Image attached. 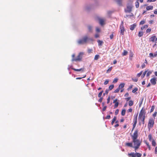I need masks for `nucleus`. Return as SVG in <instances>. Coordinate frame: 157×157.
Masks as SVG:
<instances>
[{"label":"nucleus","mask_w":157,"mask_h":157,"mask_svg":"<svg viewBox=\"0 0 157 157\" xmlns=\"http://www.w3.org/2000/svg\"><path fill=\"white\" fill-rule=\"evenodd\" d=\"M133 7L132 1L128 2L126 5V7L124 9V11L126 13H130L132 11Z\"/></svg>","instance_id":"f257e3e1"},{"label":"nucleus","mask_w":157,"mask_h":157,"mask_svg":"<svg viewBox=\"0 0 157 157\" xmlns=\"http://www.w3.org/2000/svg\"><path fill=\"white\" fill-rule=\"evenodd\" d=\"M89 37L87 35L84 36L82 38L79 39L77 41L78 44H83L86 43L88 40Z\"/></svg>","instance_id":"f03ea898"},{"label":"nucleus","mask_w":157,"mask_h":157,"mask_svg":"<svg viewBox=\"0 0 157 157\" xmlns=\"http://www.w3.org/2000/svg\"><path fill=\"white\" fill-rule=\"evenodd\" d=\"M145 109H142L140 113L139 116V118L143 122V124H144V120L145 115Z\"/></svg>","instance_id":"7ed1b4c3"},{"label":"nucleus","mask_w":157,"mask_h":157,"mask_svg":"<svg viewBox=\"0 0 157 157\" xmlns=\"http://www.w3.org/2000/svg\"><path fill=\"white\" fill-rule=\"evenodd\" d=\"M132 142L134 143L133 148L135 149V151L136 152V150L140 146L141 142L139 140H132Z\"/></svg>","instance_id":"20e7f679"},{"label":"nucleus","mask_w":157,"mask_h":157,"mask_svg":"<svg viewBox=\"0 0 157 157\" xmlns=\"http://www.w3.org/2000/svg\"><path fill=\"white\" fill-rule=\"evenodd\" d=\"M84 54V53L83 52H80L78 55V56L75 59L73 58L72 59V61H80L82 58V56Z\"/></svg>","instance_id":"39448f33"},{"label":"nucleus","mask_w":157,"mask_h":157,"mask_svg":"<svg viewBox=\"0 0 157 157\" xmlns=\"http://www.w3.org/2000/svg\"><path fill=\"white\" fill-rule=\"evenodd\" d=\"M138 131L137 130H136L134 133H133V135L132 136V140H137V138L138 136Z\"/></svg>","instance_id":"423d86ee"},{"label":"nucleus","mask_w":157,"mask_h":157,"mask_svg":"<svg viewBox=\"0 0 157 157\" xmlns=\"http://www.w3.org/2000/svg\"><path fill=\"white\" fill-rule=\"evenodd\" d=\"M154 124V120L153 119H151L149 120L148 124V127L149 128H152Z\"/></svg>","instance_id":"0eeeda50"},{"label":"nucleus","mask_w":157,"mask_h":157,"mask_svg":"<svg viewBox=\"0 0 157 157\" xmlns=\"http://www.w3.org/2000/svg\"><path fill=\"white\" fill-rule=\"evenodd\" d=\"M120 34L122 35L124 34V29L123 26V21L121 22L120 27Z\"/></svg>","instance_id":"6e6552de"},{"label":"nucleus","mask_w":157,"mask_h":157,"mask_svg":"<svg viewBox=\"0 0 157 157\" xmlns=\"http://www.w3.org/2000/svg\"><path fill=\"white\" fill-rule=\"evenodd\" d=\"M92 8L91 5H86L84 7V9L86 11H89L91 10Z\"/></svg>","instance_id":"1a4fd4ad"},{"label":"nucleus","mask_w":157,"mask_h":157,"mask_svg":"<svg viewBox=\"0 0 157 157\" xmlns=\"http://www.w3.org/2000/svg\"><path fill=\"white\" fill-rule=\"evenodd\" d=\"M149 56L151 58H153L157 56V52H155V53L153 54L152 53H150Z\"/></svg>","instance_id":"9d476101"},{"label":"nucleus","mask_w":157,"mask_h":157,"mask_svg":"<svg viewBox=\"0 0 157 157\" xmlns=\"http://www.w3.org/2000/svg\"><path fill=\"white\" fill-rule=\"evenodd\" d=\"M105 20L104 19H100L99 20V23L101 25H103L105 24Z\"/></svg>","instance_id":"9b49d317"},{"label":"nucleus","mask_w":157,"mask_h":157,"mask_svg":"<svg viewBox=\"0 0 157 157\" xmlns=\"http://www.w3.org/2000/svg\"><path fill=\"white\" fill-rule=\"evenodd\" d=\"M151 82L153 85H155L156 84V78H151L150 80Z\"/></svg>","instance_id":"f8f14e48"},{"label":"nucleus","mask_w":157,"mask_h":157,"mask_svg":"<svg viewBox=\"0 0 157 157\" xmlns=\"http://www.w3.org/2000/svg\"><path fill=\"white\" fill-rule=\"evenodd\" d=\"M87 27L89 32H92L93 27L92 25H89L87 26Z\"/></svg>","instance_id":"ddd939ff"},{"label":"nucleus","mask_w":157,"mask_h":157,"mask_svg":"<svg viewBox=\"0 0 157 157\" xmlns=\"http://www.w3.org/2000/svg\"><path fill=\"white\" fill-rule=\"evenodd\" d=\"M136 25L135 24H134L131 25L130 26V29L131 30H133L136 27Z\"/></svg>","instance_id":"4468645a"},{"label":"nucleus","mask_w":157,"mask_h":157,"mask_svg":"<svg viewBox=\"0 0 157 157\" xmlns=\"http://www.w3.org/2000/svg\"><path fill=\"white\" fill-rule=\"evenodd\" d=\"M125 145L128 147H133L132 143H125Z\"/></svg>","instance_id":"2eb2a0df"},{"label":"nucleus","mask_w":157,"mask_h":157,"mask_svg":"<svg viewBox=\"0 0 157 157\" xmlns=\"http://www.w3.org/2000/svg\"><path fill=\"white\" fill-rule=\"evenodd\" d=\"M155 38L156 36H152L149 39V41L153 42H154Z\"/></svg>","instance_id":"dca6fc26"},{"label":"nucleus","mask_w":157,"mask_h":157,"mask_svg":"<svg viewBox=\"0 0 157 157\" xmlns=\"http://www.w3.org/2000/svg\"><path fill=\"white\" fill-rule=\"evenodd\" d=\"M129 156L131 157H136V153L132 152L128 154Z\"/></svg>","instance_id":"f3484780"},{"label":"nucleus","mask_w":157,"mask_h":157,"mask_svg":"<svg viewBox=\"0 0 157 157\" xmlns=\"http://www.w3.org/2000/svg\"><path fill=\"white\" fill-rule=\"evenodd\" d=\"M153 6H148L146 7V9L147 10H152L153 9Z\"/></svg>","instance_id":"a211bd4d"},{"label":"nucleus","mask_w":157,"mask_h":157,"mask_svg":"<svg viewBox=\"0 0 157 157\" xmlns=\"http://www.w3.org/2000/svg\"><path fill=\"white\" fill-rule=\"evenodd\" d=\"M137 116L138 114H137L136 116L134 115V118L133 119L134 123H137Z\"/></svg>","instance_id":"6ab92c4d"},{"label":"nucleus","mask_w":157,"mask_h":157,"mask_svg":"<svg viewBox=\"0 0 157 157\" xmlns=\"http://www.w3.org/2000/svg\"><path fill=\"white\" fill-rule=\"evenodd\" d=\"M73 69L75 71H83L84 69L82 68H81L80 69H76L75 68H73Z\"/></svg>","instance_id":"aec40b11"},{"label":"nucleus","mask_w":157,"mask_h":157,"mask_svg":"<svg viewBox=\"0 0 157 157\" xmlns=\"http://www.w3.org/2000/svg\"><path fill=\"white\" fill-rule=\"evenodd\" d=\"M97 42L98 43V45L99 46L101 45L103 43V42L102 41L99 40H98Z\"/></svg>","instance_id":"412c9836"},{"label":"nucleus","mask_w":157,"mask_h":157,"mask_svg":"<svg viewBox=\"0 0 157 157\" xmlns=\"http://www.w3.org/2000/svg\"><path fill=\"white\" fill-rule=\"evenodd\" d=\"M124 83H121L120 84V85L119 86V88L120 89H121L123 88V87H124Z\"/></svg>","instance_id":"4be33fe9"},{"label":"nucleus","mask_w":157,"mask_h":157,"mask_svg":"<svg viewBox=\"0 0 157 157\" xmlns=\"http://www.w3.org/2000/svg\"><path fill=\"white\" fill-rule=\"evenodd\" d=\"M136 157H140L142 155V154L139 153H136Z\"/></svg>","instance_id":"5701e85b"},{"label":"nucleus","mask_w":157,"mask_h":157,"mask_svg":"<svg viewBox=\"0 0 157 157\" xmlns=\"http://www.w3.org/2000/svg\"><path fill=\"white\" fill-rule=\"evenodd\" d=\"M148 26L147 25H145L144 26L141 27V30H142L145 29L147 28H148Z\"/></svg>","instance_id":"b1692460"},{"label":"nucleus","mask_w":157,"mask_h":157,"mask_svg":"<svg viewBox=\"0 0 157 157\" xmlns=\"http://www.w3.org/2000/svg\"><path fill=\"white\" fill-rule=\"evenodd\" d=\"M133 102L132 101L130 100L129 101V105L130 106H132L133 105Z\"/></svg>","instance_id":"393cba45"},{"label":"nucleus","mask_w":157,"mask_h":157,"mask_svg":"<svg viewBox=\"0 0 157 157\" xmlns=\"http://www.w3.org/2000/svg\"><path fill=\"white\" fill-rule=\"evenodd\" d=\"M115 1L120 5L121 4V0H115Z\"/></svg>","instance_id":"a878e982"},{"label":"nucleus","mask_w":157,"mask_h":157,"mask_svg":"<svg viewBox=\"0 0 157 157\" xmlns=\"http://www.w3.org/2000/svg\"><path fill=\"white\" fill-rule=\"evenodd\" d=\"M116 117H114L113 118V119L112 121V122H111V124L112 125H113V123H114V122L116 120Z\"/></svg>","instance_id":"bb28decb"},{"label":"nucleus","mask_w":157,"mask_h":157,"mask_svg":"<svg viewBox=\"0 0 157 157\" xmlns=\"http://www.w3.org/2000/svg\"><path fill=\"white\" fill-rule=\"evenodd\" d=\"M99 58V56L98 55H96L95 56L94 58L95 60H97Z\"/></svg>","instance_id":"cd10ccee"},{"label":"nucleus","mask_w":157,"mask_h":157,"mask_svg":"<svg viewBox=\"0 0 157 157\" xmlns=\"http://www.w3.org/2000/svg\"><path fill=\"white\" fill-rule=\"evenodd\" d=\"M143 35V31H140L139 33L138 34V36L139 37H141Z\"/></svg>","instance_id":"c85d7f7f"},{"label":"nucleus","mask_w":157,"mask_h":157,"mask_svg":"<svg viewBox=\"0 0 157 157\" xmlns=\"http://www.w3.org/2000/svg\"><path fill=\"white\" fill-rule=\"evenodd\" d=\"M128 54V52L125 50H124L123 52L122 53L123 56H124L127 55Z\"/></svg>","instance_id":"c756f323"},{"label":"nucleus","mask_w":157,"mask_h":157,"mask_svg":"<svg viewBox=\"0 0 157 157\" xmlns=\"http://www.w3.org/2000/svg\"><path fill=\"white\" fill-rule=\"evenodd\" d=\"M152 144L154 146H155L156 145V143L154 140H153L152 141Z\"/></svg>","instance_id":"7c9ffc66"},{"label":"nucleus","mask_w":157,"mask_h":157,"mask_svg":"<svg viewBox=\"0 0 157 157\" xmlns=\"http://www.w3.org/2000/svg\"><path fill=\"white\" fill-rule=\"evenodd\" d=\"M125 112H126V111H125V109H123L122 110V112H121L122 115L124 116L125 113Z\"/></svg>","instance_id":"2f4dec72"},{"label":"nucleus","mask_w":157,"mask_h":157,"mask_svg":"<svg viewBox=\"0 0 157 157\" xmlns=\"http://www.w3.org/2000/svg\"><path fill=\"white\" fill-rule=\"evenodd\" d=\"M96 31L97 32H100V29L98 27L96 28Z\"/></svg>","instance_id":"473e14b6"},{"label":"nucleus","mask_w":157,"mask_h":157,"mask_svg":"<svg viewBox=\"0 0 157 157\" xmlns=\"http://www.w3.org/2000/svg\"><path fill=\"white\" fill-rule=\"evenodd\" d=\"M135 6L136 8H138L139 6V3L137 1L135 3Z\"/></svg>","instance_id":"72a5a7b5"},{"label":"nucleus","mask_w":157,"mask_h":157,"mask_svg":"<svg viewBox=\"0 0 157 157\" xmlns=\"http://www.w3.org/2000/svg\"><path fill=\"white\" fill-rule=\"evenodd\" d=\"M112 67H109L107 70L106 71V73H109L112 70Z\"/></svg>","instance_id":"f704fd0d"},{"label":"nucleus","mask_w":157,"mask_h":157,"mask_svg":"<svg viewBox=\"0 0 157 157\" xmlns=\"http://www.w3.org/2000/svg\"><path fill=\"white\" fill-rule=\"evenodd\" d=\"M103 92V91H101L98 94V97H99V98L101 97Z\"/></svg>","instance_id":"c9c22d12"},{"label":"nucleus","mask_w":157,"mask_h":157,"mask_svg":"<svg viewBox=\"0 0 157 157\" xmlns=\"http://www.w3.org/2000/svg\"><path fill=\"white\" fill-rule=\"evenodd\" d=\"M147 71H144L143 72L142 75H141V77L142 78H144V76H145V75L147 73Z\"/></svg>","instance_id":"e433bc0d"},{"label":"nucleus","mask_w":157,"mask_h":157,"mask_svg":"<svg viewBox=\"0 0 157 157\" xmlns=\"http://www.w3.org/2000/svg\"><path fill=\"white\" fill-rule=\"evenodd\" d=\"M113 87H114V85H111L109 87V90H111L112 89Z\"/></svg>","instance_id":"4c0bfd02"},{"label":"nucleus","mask_w":157,"mask_h":157,"mask_svg":"<svg viewBox=\"0 0 157 157\" xmlns=\"http://www.w3.org/2000/svg\"><path fill=\"white\" fill-rule=\"evenodd\" d=\"M145 144H146L147 146L148 147L149 150H151V148H150V146L149 145V143H147V142H145Z\"/></svg>","instance_id":"58836bf2"},{"label":"nucleus","mask_w":157,"mask_h":157,"mask_svg":"<svg viewBox=\"0 0 157 157\" xmlns=\"http://www.w3.org/2000/svg\"><path fill=\"white\" fill-rule=\"evenodd\" d=\"M119 104V103L118 102H116L115 103V105H114V108H116L118 106Z\"/></svg>","instance_id":"ea45409f"},{"label":"nucleus","mask_w":157,"mask_h":157,"mask_svg":"<svg viewBox=\"0 0 157 157\" xmlns=\"http://www.w3.org/2000/svg\"><path fill=\"white\" fill-rule=\"evenodd\" d=\"M138 90V89L137 88H135L132 91V92L133 93H134L136 91H137Z\"/></svg>","instance_id":"a19ab883"},{"label":"nucleus","mask_w":157,"mask_h":157,"mask_svg":"<svg viewBox=\"0 0 157 157\" xmlns=\"http://www.w3.org/2000/svg\"><path fill=\"white\" fill-rule=\"evenodd\" d=\"M151 71H149L147 72V77H148L149 76V75L151 74Z\"/></svg>","instance_id":"79ce46f5"},{"label":"nucleus","mask_w":157,"mask_h":157,"mask_svg":"<svg viewBox=\"0 0 157 157\" xmlns=\"http://www.w3.org/2000/svg\"><path fill=\"white\" fill-rule=\"evenodd\" d=\"M94 37L95 38H98L99 37V35L98 33H96L94 35Z\"/></svg>","instance_id":"37998d69"},{"label":"nucleus","mask_w":157,"mask_h":157,"mask_svg":"<svg viewBox=\"0 0 157 157\" xmlns=\"http://www.w3.org/2000/svg\"><path fill=\"white\" fill-rule=\"evenodd\" d=\"M118 81V79L117 78H115L113 80V83H116Z\"/></svg>","instance_id":"c03bdc74"},{"label":"nucleus","mask_w":157,"mask_h":157,"mask_svg":"<svg viewBox=\"0 0 157 157\" xmlns=\"http://www.w3.org/2000/svg\"><path fill=\"white\" fill-rule=\"evenodd\" d=\"M109 90H106L105 91V93L103 94V95L104 96H105V94H107L109 92Z\"/></svg>","instance_id":"a18cd8bd"},{"label":"nucleus","mask_w":157,"mask_h":157,"mask_svg":"<svg viewBox=\"0 0 157 157\" xmlns=\"http://www.w3.org/2000/svg\"><path fill=\"white\" fill-rule=\"evenodd\" d=\"M119 90H120V89L118 88L114 90V92L115 93H118L119 92Z\"/></svg>","instance_id":"49530a36"},{"label":"nucleus","mask_w":157,"mask_h":157,"mask_svg":"<svg viewBox=\"0 0 157 157\" xmlns=\"http://www.w3.org/2000/svg\"><path fill=\"white\" fill-rule=\"evenodd\" d=\"M93 51L92 49H88V52L89 53L92 52Z\"/></svg>","instance_id":"de8ad7c7"},{"label":"nucleus","mask_w":157,"mask_h":157,"mask_svg":"<svg viewBox=\"0 0 157 157\" xmlns=\"http://www.w3.org/2000/svg\"><path fill=\"white\" fill-rule=\"evenodd\" d=\"M109 81L108 80H106L104 82V85H107Z\"/></svg>","instance_id":"09e8293b"},{"label":"nucleus","mask_w":157,"mask_h":157,"mask_svg":"<svg viewBox=\"0 0 157 157\" xmlns=\"http://www.w3.org/2000/svg\"><path fill=\"white\" fill-rule=\"evenodd\" d=\"M118 112H119V110L118 109H117V110H116L115 111V115H117L118 114Z\"/></svg>","instance_id":"8fccbe9b"},{"label":"nucleus","mask_w":157,"mask_h":157,"mask_svg":"<svg viewBox=\"0 0 157 157\" xmlns=\"http://www.w3.org/2000/svg\"><path fill=\"white\" fill-rule=\"evenodd\" d=\"M151 29H148L146 30V33H148L150 32H151Z\"/></svg>","instance_id":"3c124183"},{"label":"nucleus","mask_w":157,"mask_h":157,"mask_svg":"<svg viewBox=\"0 0 157 157\" xmlns=\"http://www.w3.org/2000/svg\"><path fill=\"white\" fill-rule=\"evenodd\" d=\"M142 71H141L140 73H138L137 74V76L138 77H140L142 74Z\"/></svg>","instance_id":"603ef678"},{"label":"nucleus","mask_w":157,"mask_h":157,"mask_svg":"<svg viewBox=\"0 0 157 157\" xmlns=\"http://www.w3.org/2000/svg\"><path fill=\"white\" fill-rule=\"evenodd\" d=\"M145 23V21H142L140 23V25H143Z\"/></svg>","instance_id":"864d4df0"},{"label":"nucleus","mask_w":157,"mask_h":157,"mask_svg":"<svg viewBox=\"0 0 157 157\" xmlns=\"http://www.w3.org/2000/svg\"><path fill=\"white\" fill-rule=\"evenodd\" d=\"M150 141H151V134H149L148 136Z\"/></svg>","instance_id":"5fc2aeb1"},{"label":"nucleus","mask_w":157,"mask_h":157,"mask_svg":"<svg viewBox=\"0 0 157 157\" xmlns=\"http://www.w3.org/2000/svg\"><path fill=\"white\" fill-rule=\"evenodd\" d=\"M154 108V107L153 106H152V107H151V109L150 112H152L153 111Z\"/></svg>","instance_id":"6e6d98bb"},{"label":"nucleus","mask_w":157,"mask_h":157,"mask_svg":"<svg viewBox=\"0 0 157 157\" xmlns=\"http://www.w3.org/2000/svg\"><path fill=\"white\" fill-rule=\"evenodd\" d=\"M110 118V115H108L105 117V119H109Z\"/></svg>","instance_id":"4d7b16f0"},{"label":"nucleus","mask_w":157,"mask_h":157,"mask_svg":"<svg viewBox=\"0 0 157 157\" xmlns=\"http://www.w3.org/2000/svg\"><path fill=\"white\" fill-rule=\"evenodd\" d=\"M156 0H148L147 2H154L156 1Z\"/></svg>","instance_id":"13d9d810"},{"label":"nucleus","mask_w":157,"mask_h":157,"mask_svg":"<svg viewBox=\"0 0 157 157\" xmlns=\"http://www.w3.org/2000/svg\"><path fill=\"white\" fill-rule=\"evenodd\" d=\"M113 34H111L110 36V38L111 39H112L113 38Z\"/></svg>","instance_id":"bf43d9fd"},{"label":"nucleus","mask_w":157,"mask_h":157,"mask_svg":"<svg viewBox=\"0 0 157 157\" xmlns=\"http://www.w3.org/2000/svg\"><path fill=\"white\" fill-rule=\"evenodd\" d=\"M102 99H103V98H100L99 99V100H98V101L99 102H101V101H102Z\"/></svg>","instance_id":"052dcab7"},{"label":"nucleus","mask_w":157,"mask_h":157,"mask_svg":"<svg viewBox=\"0 0 157 157\" xmlns=\"http://www.w3.org/2000/svg\"><path fill=\"white\" fill-rule=\"evenodd\" d=\"M136 123H134V124H133V128L132 130H133L134 129V128H135V127L136 126Z\"/></svg>","instance_id":"680f3d73"},{"label":"nucleus","mask_w":157,"mask_h":157,"mask_svg":"<svg viewBox=\"0 0 157 157\" xmlns=\"http://www.w3.org/2000/svg\"><path fill=\"white\" fill-rule=\"evenodd\" d=\"M145 66V64L144 63H143L141 66L142 68H144Z\"/></svg>","instance_id":"e2e57ef3"},{"label":"nucleus","mask_w":157,"mask_h":157,"mask_svg":"<svg viewBox=\"0 0 157 157\" xmlns=\"http://www.w3.org/2000/svg\"><path fill=\"white\" fill-rule=\"evenodd\" d=\"M155 154H157V147H155Z\"/></svg>","instance_id":"0e129e2a"},{"label":"nucleus","mask_w":157,"mask_h":157,"mask_svg":"<svg viewBox=\"0 0 157 157\" xmlns=\"http://www.w3.org/2000/svg\"><path fill=\"white\" fill-rule=\"evenodd\" d=\"M128 112H131L132 111V109L131 108H130L128 110Z\"/></svg>","instance_id":"69168bd1"},{"label":"nucleus","mask_w":157,"mask_h":157,"mask_svg":"<svg viewBox=\"0 0 157 157\" xmlns=\"http://www.w3.org/2000/svg\"><path fill=\"white\" fill-rule=\"evenodd\" d=\"M106 108H107V106H105L103 107V109H102L103 110V111H105V110H106Z\"/></svg>","instance_id":"338daca9"},{"label":"nucleus","mask_w":157,"mask_h":157,"mask_svg":"<svg viewBox=\"0 0 157 157\" xmlns=\"http://www.w3.org/2000/svg\"><path fill=\"white\" fill-rule=\"evenodd\" d=\"M130 56L131 57H132L133 56V54H132V52H130Z\"/></svg>","instance_id":"774afa93"}]
</instances>
